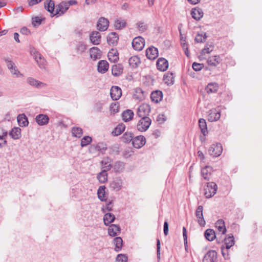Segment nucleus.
<instances>
[{
    "label": "nucleus",
    "instance_id": "obj_1",
    "mask_svg": "<svg viewBox=\"0 0 262 262\" xmlns=\"http://www.w3.org/2000/svg\"><path fill=\"white\" fill-rule=\"evenodd\" d=\"M45 7L53 16H61L68 10L67 2L63 1L55 6L54 2L52 0H47L44 3Z\"/></svg>",
    "mask_w": 262,
    "mask_h": 262
},
{
    "label": "nucleus",
    "instance_id": "obj_2",
    "mask_svg": "<svg viewBox=\"0 0 262 262\" xmlns=\"http://www.w3.org/2000/svg\"><path fill=\"white\" fill-rule=\"evenodd\" d=\"M234 245L233 236L232 235L226 237L224 239V244L221 247L222 254L225 258L229 256L228 249Z\"/></svg>",
    "mask_w": 262,
    "mask_h": 262
},
{
    "label": "nucleus",
    "instance_id": "obj_3",
    "mask_svg": "<svg viewBox=\"0 0 262 262\" xmlns=\"http://www.w3.org/2000/svg\"><path fill=\"white\" fill-rule=\"evenodd\" d=\"M217 185L214 182L207 183L204 189V195L206 198H210L216 192Z\"/></svg>",
    "mask_w": 262,
    "mask_h": 262
},
{
    "label": "nucleus",
    "instance_id": "obj_4",
    "mask_svg": "<svg viewBox=\"0 0 262 262\" xmlns=\"http://www.w3.org/2000/svg\"><path fill=\"white\" fill-rule=\"evenodd\" d=\"M138 121L137 128L140 132H145L149 128L151 124V120L149 117H141Z\"/></svg>",
    "mask_w": 262,
    "mask_h": 262
},
{
    "label": "nucleus",
    "instance_id": "obj_5",
    "mask_svg": "<svg viewBox=\"0 0 262 262\" xmlns=\"http://www.w3.org/2000/svg\"><path fill=\"white\" fill-rule=\"evenodd\" d=\"M151 108L148 104L143 103L138 107L137 115L140 117H148Z\"/></svg>",
    "mask_w": 262,
    "mask_h": 262
},
{
    "label": "nucleus",
    "instance_id": "obj_6",
    "mask_svg": "<svg viewBox=\"0 0 262 262\" xmlns=\"http://www.w3.org/2000/svg\"><path fill=\"white\" fill-rule=\"evenodd\" d=\"M209 154L213 157L220 156L223 151V148L221 144H212L209 149Z\"/></svg>",
    "mask_w": 262,
    "mask_h": 262
},
{
    "label": "nucleus",
    "instance_id": "obj_7",
    "mask_svg": "<svg viewBox=\"0 0 262 262\" xmlns=\"http://www.w3.org/2000/svg\"><path fill=\"white\" fill-rule=\"evenodd\" d=\"M144 46L145 40L140 36L135 37L132 41V46L135 50L141 51Z\"/></svg>",
    "mask_w": 262,
    "mask_h": 262
},
{
    "label": "nucleus",
    "instance_id": "obj_8",
    "mask_svg": "<svg viewBox=\"0 0 262 262\" xmlns=\"http://www.w3.org/2000/svg\"><path fill=\"white\" fill-rule=\"evenodd\" d=\"M221 117V110L220 109L212 108L209 111L208 120L210 122L217 121Z\"/></svg>",
    "mask_w": 262,
    "mask_h": 262
},
{
    "label": "nucleus",
    "instance_id": "obj_9",
    "mask_svg": "<svg viewBox=\"0 0 262 262\" xmlns=\"http://www.w3.org/2000/svg\"><path fill=\"white\" fill-rule=\"evenodd\" d=\"M110 95L113 100H119L122 96V90L118 86H113L110 90Z\"/></svg>",
    "mask_w": 262,
    "mask_h": 262
},
{
    "label": "nucleus",
    "instance_id": "obj_10",
    "mask_svg": "<svg viewBox=\"0 0 262 262\" xmlns=\"http://www.w3.org/2000/svg\"><path fill=\"white\" fill-rule=\"evenodd\" d=\"M217 259V253L215 250H209L205 255L203 262H215Z\"/></svg>",
    "mask_w": 262,
    "mask_h": 262
},
{
    "label": "nucleus",
    "instance_id": "obj_11",
    "mask_svg": "<svg viewBox=\"0 0 262 262\" xmlns=\"http://www.w3.org/2000/svg\"><path fill=\"white\" fill-rule=\"evenodd\" d=\"M146 139L143 136H138L134 138L132 144L134 147L136 148H140L145 145Z\"/></svg>",
    "mask_w": 262,
    "mask_h": 262
},
{
    "label": "nucleus",
    "instance_id": "obj_12",
    "mask_svg": "<svg viewBox=\"0 0 262 262\" xmlns=\"http://www.w3.org/2000/svg\"><path fill=\"white\" fill-rule=\"evenodd\" d=\"M212 172L213 170L211 167L205 166L201 170V176L204 180L209 181L211 177Z\"/></svg>",
    "mask_w": 262,
    "mask_h": 262
},
{
    "label": "nucleus",
    "instance_id": "obj_13",
    "mask_svg": "<svg viewBox=\"0 0 262 262\" xmlns=\"http://www.w3.org/2000/svg\"><path fill=\"white\" fill-rule=\"evenodd\" d=\"M157 67L159 71H165L168 68V62L166 59L160 58L157 61Z\"/></svg>",
    "mask_w": 262,
    "mask_h": 262
},
{
    "label": "nucleus",
    "instance_id": "obj_14",
    "mask_svg": "<svg viewBox=\"0 0 262 262\" xmlns=\"http://www.w3.org/2000/svg\"><path fill=\"white\" fill-rule=\"evenodd\" d=\"M118 40V35L115 32H111L107 35V41L110 46H115L117 45Z\"/></svg>",
    "mask_w": 262,
    "mask_h": 262
},
{
    "label": "nucleus",
    "instance_id": "obj_15",
    "mask_svg": "<svg viewBox=\"0 0 262 262\" xmlns=\"http://www.w3.org/2000/svg\"><path fill=\"white\" fill-rule=\"evenodd\" d=\"M146 55L149 59H156L158 56V49L154 47L148 48L146 51Z\"/></svg>",
    "mask_w": 262,
    "mask_h": 262
},
{
    "label": "nucleus",
    "instance_id": "obj_16",
    "mask_svg": "<svg viewBox=\"0 0 262 262\" xmlns=\"http://www.w3.org/2000/svg\"><path fill=\"white\" fill-rule=\"evenodd\" d=\"M109 21L106 18L101 17L99 18L97 26L99 30L104 31L107 29Z\"/></svg>",
    "mask_w": 262,
    "mask_h": 262
},
{
    "label": "nucleus",
    "instance_id": "obj_17",
    "mask_svg": "<svg viewBox=\"0 0 262 262\" xmlns=\"http://www.w3.org/2000/svg\"><path fill=\"white\" fill-rule=\"evenodd\" d=\"M163 98V93L160 91H155L151 93L150 99L151 101L156 103L160 102Z\"/></svg>",
    "mask_w": 262,
    "mask_h": 262
},
{
    "label": "nucleus",
    "instance_id": "obj_18",
    "mask_svg": "<svg viewBox=\"0 0 262 262\" xmlns=\"http://www.w3.org/2000/svg\"><path fill=\"white\" fill-rule=\"evenodd\" d=\"M108 60L112 62H117L119 60V53L115 49L110 50L107 54Z\"/></svg>",
    "mask_w": 262,
    "mask_h": 262
},
{
    "label": "nucleus",
    "instance_id": "obj_19",
    "mask_svg": "<svg viewBox=\"0 0 262 262\" xmlns=\"http://www.w3.org/2000/svg\"><path fill=\"white\" fill-rule=\"evenodd\" d=\"M213 46L211 44H206L205 48L201 51L199 58L200 60L205 59L206 58V54H209L213 50Z\"/></svg>",
    "mask_w": 262,
    "mask_h": 262
},
{
    "label": "nucleus",
    "instance_id": "obj_20",
    "mask_svg": "<svg viewBox=\"0 0 262 262\" xmlns=\"http://www.w3.org/2000/svg\"><path fill=\"white\" fill-rule=\"evenodd\" d=\"M133 98L136 100L140 101L144 98V92L139 88H137L134 90Z\"/></svg>",
    "mask_w": 262,
    "mask_h": 262
},
{
    "label": "nucleus",
    "instance_id": "obj_21",
    "mask_svg": "<svg viewBox=\"0 0 262 262\" xmlns=\"http://www.w3.org/2000/svg\"><path fill=\"white\" fill-rule=\"evenodd\" d=\"M203 210L202 206L201 205L198 207V223L201 226L204 227L206 222L203 215Z\"/></svg>",
    "mask_w": 262,
    "mask_h": 262
},
{
    "label": "nucleus",
    "instance_id": "obj_22",
    "mask_svg": "<svg viewBox=\"0 0 262 262\" xmlns=\"http://www.w3.org/2000/svg\"><path fill=\"white\" fill-rule=\"evenodd\" d=\"M109 64L106 60H101L98 63L97 69L99 72L104 73L107 71Z\"/></svg>",
    "mask_w": 262,
    "mask_h": 262
},
{
    "label": "nucleus",
    "instance_id": "obj_23",
    "mask_svg": "<svg viewBox=\"0 0 262 262\" xmlns=\"http://www.w3.org/2000/svg\"><path fill=\"white\" fill-rule=\"evenodd\" d=\"M128 63L132 68H137L141 63L140 59L137 56H132L128 59Z\"/></svg>",
    "mask_w": 262,
    "mask_h": 262
},
{
    "label": "nucleus",
    "instance_id": "obj_24",
    "mask_svg": "<svg viewBox=\"0 0 262 262\" xmlns=\"http://www.w3.org/2000/svg\"><path fill=\"white\" fill-rule=\"evenodd\" d=\"M123 67L121 64H114L112 67V74L115 76H118L122 74Z\"/></svg>",
    "mask_w": 262,
    "mask_h": 262
},
{
    "label": "nucleus",
    "instance_id": "obj_25",
    "mask_svg": "<svg viewBox=\"0 0 262 262\" xmlns=\"http://www.w3.org/2000/svg\"><path fill=\"white\" fill-rule=\"evenodd\" d=\"M35 120L39 125H44L48 123L49 118L46 115L40 114L36 117Z\"/></svg>",
    "mask_w": 262,
    "mask_h": 262
},
{
    "label": "nucleus",
    "instance_id": "obj_26",
    "mask_svg": "<svg viewBox=\"0 0 262 262\" xmlns=\"http://www.w3.org/2000/svg\"><path fill=\"white\" fill-rule=\"evenodd\" d=\"M6 62L7 63V66L10 69L12 74L15 75L17 77H18L19 75H21L19 72L16 69V67L14 66V63L11 60L9 59H6Z\"/></svg>",
    "mask_w": 262,
    "mask_h": 262
},
{
    "label": "nucleus",
    "instance_id": "obj_27",
    "mask_svg": "<svg viewBox=\"0 0 262 262\" xmlns=\"http://www.w3.org/2000/svg\"><path fill=\"white\" fill-rule=\"evenodd\" d=\"M120 232V228L119 226L112 224L108 229V234L111 236H115Z\"/></svg>",
    "mask_w": 262,
    "mask_h": 262
},
{
    "label": "nucleus",
    "instance_id": "obj_28",
    "mask_svg": "<svg viewBox=\"0 0 262 262\" xmlns=\"http://www.w3.org/2000/svg\"><path fill=\"white\" fill-rule=\"evenodd\" d=\"M90 40L94 45H99L101 41V36L98 32H93L90 35Z\"/></svg>",
    "mask_w": 262,
    "mask_h": 262
},
{
    "label": "nucleus",
    "instance_id": "obj_29",
    "mask_svg": "<svg viewBox=\"0 0 262 262\" xmlns=\"http://www.w3.org/2000/svg\"><path fill=\"white\" fill-rule=\"evenodd\" d=\"M199 125L201 133L205 137L208 134V129L206 120L204 119H200L199 120Z\"/></svg>",
    "mask_w": 262,
    "mask_h": 262
},
{
    "label": "nucleus",
    "instance_id": "obj_30",
    "mask_svg": "<svg viewBox=\"0 0 262 262\" xmlns=\"http://www.w3.org/2000/svg\"><path fill=\"white\" fill-rule=\"evenodd\" d=\"M91 57L94 60L100 58L101 56V52L98 48L94 47L90 50Z\"/></svg>",
    "mask_w": 262,
    "mask_h": 262
},
{
    "label": "nucleus",
    "instance_id": "obj_31",
    "mask_svg": "<svg viewBox=\"0 0 262 262\" xmlns=\"http://www.w3.org/2000/svg\"><path fill=\"white\" fill-rule=\"evenodd\" d=\"M17 122L20 126L24 127L28 125V119L24 114H19L17 116Z\"/></svg>",
    "mask_w": 262,
    "mask_h": 262
},
{
    "label": "nucleus",
    "instance_id": "obj_32",
    "mask_svg": "<svg viewBox=\"0 0 262 262\" xmlns=\"http://www.w3.org/2000/svg\"><path fill=\"white\" fill-rule=\"evenodd\" d=\"M221 59L219 55L209 57L207 60L208 64L210 66L215 67L220 63Z\"/></svg>",
    "mask_w": 262,
    "mask_h": 262
},
{
    "label": "nucleus",
    "instance_id": "obj_33",
    "mask_svg": "<svg viewBox=\"0 0 262 262\" xmlns=\"http://www.w3.org/2000/svg\"><path fill=\"white\" fill-rule=\"evenodd\" d=\"M180 41L181 46L184 50L185 55L188 57H190L189 53L188 52V49L187 46L186 45V37L185 36H183L181 33V30H180Z\"/></svg>",
    "mask_w": 262,
    "mask_h": 262
},
{
    "label": "nucleus",
    "instance_id": "obj_34",
    "mask_svg": "<svg viewBox=\"0 0 262 262\" xmlns=\"http://www.w3.org/2000/svg\"><path fill=\"white\" fill-rule=\"evenodd\" d=\"M105 188L104 186H101L97 191L98 197L101 201H105L107 200V195L105 191Z\"/></svg>",
    "mask_w": 262,
    "mask_h": 262
},
{
    "label": "nucleus",
    "instance_id": "obj_35",
    "mask_svg": "<svg viewBox=\"0 0 262 262\" xmlns=\"http://www.w3.org/2000/svg\"><path fill=\"white\" fill-rule=\"evenodd\" d=\"M215 227L222 234H224L226 232L224 221L222 220H218L215 223Z\"/></svg>",
    "mask_w": 262,
    "mask_h": 262
},
{
    "label": "nucleus",
    "instance_id": "obj_36",
    "mask_svg": "<svg viewBox=\"0 0 262 262\" xmlns=\"http://www.w3.org/2000/svg\"><path fill=\"white\" fill-rule=\"evenodd\" d=\"M205 238L209 241H213L216 237L215 232L211 229H207L204 233Z\"/></svg>",
    "mask_w": 262,
    "mask_h": 262
},
{
    "label": "nucleus",
    "instance_id": "obj_37",
    "mask_svg": "<svg viewBox=\"0 0 262 262\" xmlns=\"http://www.w3.org/2000/svg\"><path fill=\"white\" fill-rule=\"evenodd\" d=\"M134 115V112L132 111L127 110L123 113L122 119L125 122L129 121L133 119Z\"/></svg>",
    "mask_w": 262,
    "mask_h": 262
},
{
    "label": "nucleus",
    "instance_id": "obj_38",
    "mask_svg": "<svg viewBox=\"0 0 262 262\" xmlns=\"http://www.w3.org/2000/svg\"><path fill=\"white\" fill-rule=\"evenodd\" d=\"M125 128V126L123 124H119L113 130L112 134L114 136H119L124 131Z\"/></svg>",
    "mask_w": 262,
    "mask_h": 262
},
{
    "label": "nucleus",
    "instance_id": "obj_39",
    "mask_svg": "<svg viewBox=\"0 0 262 262\" xmlns=\"http://www.w3.org/2000/svg\"><path fill=\"white\" fill-rule=\"evenodd\" d=\"M163 80L168 85L173 84L174 79L172 73H166L164 75Z\"/></svg>",
    "mask_w": 262,
    "mask_h": 262
},
{
    "label": "nucleus",
    "instance_id": "obj_40",
    "mask_svg": "<svg viewBox=\"0 0 262 262\" xmlns=\"http://www.w3.org/2000/svg\"><path fill=\"white\" fill-rule=\"evenodd\" d=\"M218 88L219 86L217 83H210L207 85L206 91L208 93H215L217 92Z\"/></svg>",
    "mask_w": 262,
    "mask_h": 262
},
{
    "label": "nucleus",
    "instance_id": "obj_41",
    "mask_svg": "<svg viewBox=\"0 0 262 262\" xmlns=\"http://www.w3.org/2000/svg\"><path fill=\"white\" fill-rule=\"evenodd\" d=\"M10 136L14 139H18L21 136V129L19 127L13 128L10 133Z\"/></svg>",
    "mask_w": 262,
    "mask_h": 262
},
{
    "label": "nucleus",
    "instance_id": "obj_42",
    "mask_svg": "<svg viewBox=\"0 0 262 262\" xmlns=\"http://www.w3.org/2000/svg\"><path fill=\"white\" fill-rule=\"evenodd\" d=\"M115 217L113 214L111 213H106L103 217V221L105 225H108L109 224L113 222Z\"/></svg>",
    "mask_w": 262,
    "mask_h": 262
},
{
    "label": "nucleus",
    "instance_id": "obj_43",
    "mask_svg": "<svg viewBox=\"0 0 262 262\" xmlns=\"http://www.w3.org/2000/svg\"><path fill=\"white\" fill-rule=\"evenodd\" d=\"M97 179L100 183H104L107 181V173L105 170L98 173Z\"/></svg>",
    "mask_w": 262,
    "mask_h": 262
},
{
    "label": "nucleus",
    "instance_id": "obj_44",
    "mask_svg": "<svg viewBox=\"0 0 262 262\" xmlns=\"http://www.w3.org/2000/svg\"><path fill=\"white\" fill-rule=\"evenodd\" d=\"M114 243L115 245V250L117 252L119 251L122 247L123 241L120 237H117L114 238Z\"/></svg>",
    "mask_w": 262,
    "mask_h": 262
},
{
    "label": "nucleus",
    "instance_id": "obj_45",
    "mask_svg": "<svg viewBox=\"0 0 262 262\" xmlns=\"http://www.w3.org/2000/svg\"><path fill=\"white\" fill-rule=\"evenodd\" d=\"M72 133L73 136L79 138L82 136L83 131L80 127H73L72 128Z\"/></svg>",
    "mask_w": 262,
    "mask_h": 262
},
{
    "label": "nucleus",
    "instance_id": "obj_46",
    "mask_svg": "<svg viewBox=\"0 0 262 262\" xmlns=\"http://www.w3.org/2000/svg\"><path fill=\"white\" fill-rule=\"evenodd\" d=\"M126 21L121 18H118L115 20L114 26L117 29H121L125 27Z\"/></svg>",
    "mask_w": 262,
    "mask_h": 262
},
{
    "label": "nucleus",
    "instance_id": "obj_47",
    "mask_svg": "<svg viewBox=\"0 0 262 262\" xmlns=\"http://www.w3.org/2000/svg\"><path fill=\"white\" fill-rule=\"evenodd\" d=\"M133 135L129 132H126L121 137L122 141L124 143H128L131 141H133Z\"/></svg>",
    "mask_w": 262,
    "mask_h": 262
},
{
    "label": "nucleus",
    "instance_id": "obj_48",
    "mask_svg": "<svg viewBox=\"0 0 262 262\" xmlns=\"http://www.w3.org/2000/svg\"><path fill=\"white\" fill-rule=\"evenodd\" d=\"M28 82L30 85L34 86L36 88L42 87L45 85L43 83L39 82L32 78H29L28 79Z\"/></svg>",
    "mask_w": 262,
    "mask_h": 262
},
{
    "label": "nucleus",
    "instance_id": "obj_49",
    "mask_svg": "<svg viewBox=\"0 0 262 262\" xmlns=\"http://www.w3.org/2000/svg\"><path fill=\"white\" fill-rule=\"evenodd\" d=\"M110 112L112 114H115L119 111V104L118 102L112 103L110 105Z\"/></svg>",
    "mask_w": 262,
    "mask_h": 262
},
{
    "label": "nucleus",
    "instance_id": "obj_50",
    "mask_svg": "<svg viewBox=\"0 0 262 262\" xmlns=\"http://www.w3.org/2000/svg\"><path fill=\"white\" fill-rule=\"evenodd\" d=\"M35 59L40 67H43L46 64V60L42 57L40 54H37L35 56Z\"/></svg>",
    "mask_w": 262,
    "mask_h": 262
},
{
    "label": "nucleus",
    "instance_id": "obj_51",
    "mask_svg": "<svg viewBox=\"0 0 262 262\" xmlns=\"http://www.w3.org/2000/svg\"><path fill=\"white\" fill-rule=\"evenodd\" d=\"M35 59L40 67H43L46 64V60L42 57L40 54H37L35 56Z\"/></svg>",
    "mask_w": 262,
    "mask_h": 262
},
{
    "label": "nucleus",
    "instance_id": "obj_52",
    "mask_svg": "<svg viewBox=\"0 0 262 262\" xmlns=\"http://www.w3.org/2000/svg\"><path fill=\"white\" fill-rule=\"evenodd\" d=\"M92 138L90 136H85L83 138H82L81 140V146L82 147L85 146L91 143L92 142Z\"/></svg>",
    "mask_w": 262,
    "mask_h": 262
},
{
    "label": "nucleus",
    "instance_id": "obj_53",
    "mask_svg": "<svg viewBox=\"0 0 262 262\" xmlns=\"http://www.w3.org/2000/svg\"><path fill=\"white\" fill-rule=\"evenodd\" d=\"M7 133L6 132L3 133V134L0 135V148L5 146L7 144Z\"/></svg>",
    "mask_w": 262,
    "mask_h": 262
},
{
    "label": "nucleus",
    "instance_id": "obj_54",
    "mask_svg": "<svg viewBox=\"0 0 262 262\" xmlns=\"http://www.w3.org/2000/svg\"><path fill=\"white\" fill-rule=\"evenodd\" d=\"M44 19L41 18L40 17L36 16L32 18V25L36 27L38 26L41 24L42 21Z\"/></svg>",
    "mask_w": 262,
    "mask_h": 262
},
{
    "label": "nucleus",
    "instance_id": "obj_55",
    "mask_svg": "<svg viewBox=\"0 0 262 262\" xmlns=\"http://www.w3.org/2000/svg\"><path fill=\"white\" fill-rule=\"evenodd\" d=\"M116 262H127V257L124 254H118L116 257Z\"/></svg>",
    "mask_w": 262,
    "mask_h": 262
},
{
    "label": "nucleus",
    "instance_id": "obj_56",
    "mask_svg": "<svg viewBox=\"0 0 262 262\" xmlns=\"http://www.w3.org/2000/svg\"><path fill=\"white\" fill-rule=\"evenodd\" d=\"M207 38V35L206 33H203L202 34L198 33V42H203L206 40Z\"/></svg>",
    "mask_w": 262,
    "mask_h": 262
},
{
    "label": "nucleus",
    "instance_id": "obj_57",
    "mask_svg": "<svg viewBox=\"0 0 262 262\" xmlns=\"http://www.w3.org/2000/svg\"><path fill=\"white\" fill-rule=\"evenodd\" d=\"M121 183L120 180H119L118 182H117L114 181L111 183V186L114 189H116L117 190H119L121 188Z\"/></svg>",
    "mask_w": 262,
    "mask_h": 262
},
{
    "label": "nucleus",
    "instance_id": "obj_58",
    "mask_svg": "<svg viewBox=\"0 0 262 262\" xmlns=\"http://www.w3.org/2000/svg\"><path fill=\"white\" fill-rule=\"evenodd\" d=\"M183 237H184L185 247V248H186V247L187 246V236L186 229L185 227H183Z\"/></svg>",
    "mask_w": 262,
    "mask_h": 262
},
{
    "label": "nucleus",
    "instance_id": "obj_59",
    "mask_svg": "<svg viewBox=\"0 0 262 262\" xmlns=\"http://www.w3.org/2000/svg\"><path fill=\"white\" fill-rule=\"evenodd\" d=\"M20 33L23 34L28 35L31 34L30 30L26 27H23L20 31Z\"/></svg>",
    "mask_w": 262,
    "mask_h": 262
},
{
    "label": "nucleus",
    "instance_id": "obj_60",
    "mask_svg": "<svg viewBox=\"0 0 262 262\" xmlns=\"http://www.w3.org/2000/svg\"><path fill=\"white\" fill-rule=\"evenodd\" d=\"M29 6H32L41 2L42 0H27Z\"/></svg>",
    "mask_w": 262,
    "mask_h": 262
},
{
    "label": "nucleus",
    "instance_id": "obj_61",
    "mask_svg": "<svg viewBox=\"0 0 262 262\" xmlns=\"http://www.w3.org/2000/svg\"><path fill=\"white\" fill-rule=\"evenodd\" d=\"M113 207V203L111 202H110L108 203H107L106 205L105 209H103V210L104 212L105 211V210H107V211H111V210H112Z\"/></svg>",
    "mask_w": 262,
    "mask_h": 262
},
{
    "label": "nucleus",
    "instance_id": "obj_62",
    "mask_svg": "<svg viewBox=\"0 0 262 262\" xmlns=\"http://www.w3.org/2000/svg\"><path fill=\"white\" fill-rule=\"evenodd\" d=\"M198 156L200 158L201 162L205 163V158L202 152L198 151Z\"/></svg>",
    "mask_w": 262,
    "mask_h": 262
},
{
    "label": "nucleus",
    "instance_id": "obj_63",
    "mask_svg": "<svg viewBox=\"0 0 262 262\" xmlns=\"http://www.w3.org/2000/svg\"><path fill=\"white\" fill-rule=\"evenodd\" d=\"M138 29L140 31H144L146 30V26L143 23H140L138 24Z\"/></svg>",
    "mask_w": 262,
    "mask_h": 262
},
{
    "label": "nucleus",
    "instance_id": "obj_64",
    "mask_svg": "<svg viewBox=\"0 0 262 262\" xmlns=\"http://www.w3.org/2000/svg\"><path fill=\"white\" fill-rule=\"evenodd\" d=\"M168 233V224L167 222H165L164 223V234L167 235Z\"/></svg>",
    "mask_w": 262,
    "mask_h": 262
}]
</instances>
